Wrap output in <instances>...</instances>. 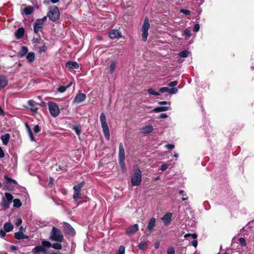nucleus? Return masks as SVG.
Listing matches in <instances>:
<instances>
[{"label": "nucleus", "instance_id": "51", "mask_svg": "<svg viewBox=\"0 0 254 254\" xmlns=\"http://www.w3.org/2000/svg\"><path fill=\"white\" fill-rule=\"evenodd\" d=\"M178 83V82L177 80L172 81L170 82L168 85L170 87H175Z\"/></svg>", "mask_w": 254, "mask_h": 254}, {"label": "nucleus", "instance_id": "13", "mask_svg": "<svg viewBox=\"0 0 254 254\" xmlns=\"http://www.w3.org/2000/svg\"><path fill=\"white\" fill-rule=\"evenodd\" d=\"M43 25L40 22H38L37 19L33 24V30L35 34H39V31H41L43 28Z\"/></svg>", "mask_w": 254, "mask_h": 254}, {"label": "nucleus", "instance_id": "32", "mask_svg": "<svg viewBox=\"0 0 254 254\" xmlns=\"http://www.w3.org/2000/svg\"><path fill=\"white\" fill-rule=\"evenodd\" d=\"M42 246L44 248V249L49 248L52 247V243H50L48 241L44 240L41 242Z\"/></svg>", "mask_w": 254, "mask_h": 254}, {"label": "nucleus", "instance_id": "60", "mask_svg": "<svg viewBox=\"0 0 254 254\" xmlns=\"http://www.w3.org/2000/svg\"><path fill=\"white\" fill-rule=\"evenodd\" d=\"M28 135L29 136V137L30 138V140L32 141H35V138H34V137L33 135V133L32 132H30L29 133H28Z\"/></svg>", "mask_w": 254, "mask_h": 254}, {"label": "nucleus", "instance_id": "36", "mask_svg": "<svg viewBox=\"0 0 254 254\" xmlns=\"http://www.w3.org/2000/svg\"><path fill=\"white\" fill-rule=\"evenodd\" d=\"M189 51L188 50H184L179 53V56L182 58H187L189 56Z\"/></svg>", "mask_w": 254, "mask_h": 254}, {"label": "nucleus", "instance_id": "61", "mask_svg": "<svg viewBox=\"0 0 254 254\" xmlns=\"http://www.w3.org/2000/svg\"><path fill=\"white\" fill-rule=\"evenodd\" d=\"M184 34L187 36H190L191 35L190 31L188 29L184 30Z\"/></svg>", "mask_w": 254, "mask_h": 254}, {"label": "nucleus", "instance_id": "44", "mask_svg": "<svg viewBox=\"0 0 254 254\" xmlns=\"http://www.w3.org/2000/svg\"><path fill=\"white\" fill-rule=\"evenodd\" d=\"M67 89V87L65 86H60L58 89V91L60 93H63L65 92Z\"/></svg>", "mask_w": 254, "mask_h": 254}, {"label": "nucleus", "instance_id": "47", "mask_svg": "<svg viewBox=\"0 0 254 254\" xmlns=\"http://www.w3.org/2000/svg\"><path fill=\"white\" fill-rule=\"evenodd\" d=\"M180 12L185 14L186 15H189L190 14V10L185 9H180Z\"/></svg>", "mask_w": 254, "mask_h": 254}, {"label": "nucleus", "instance_id": "45", "mask_svg": "<svg viewBox=\"0 0 254 254\" xmlns=\"http://www.w3.org/2000/svg\"><path fill=\"white\" fill-rule=\"evenodd\" d=\"M33 130L35 133H38L39 132H40L41 127H40V126L38 125H36L34 127Z\"/></svg>", "mask_w": 254, "mask_h": 254}, {"label": "nucleus", "instance_id": "24", "mask_svg": "<svg viewBox=\"0 0 254 254\" xmlns=\"http://www.w3.org/2000/svg\"><path fill=\"white\" fill-rule=\"evenodd\" d=\"M153 127L152 126H146L141 128V132L144 134H148L152 132Z\"/></svg>", "mask_w": 254, "mask_h": 254}, {"label": "nucleus", "instance_id": "8", "mask_svg": "<svg viewBox=\"0 0 254 254\" xmlns=\"http://www.w3.org/2000/svg\"><path fill=\"white\" fill-rule=\"evenodd\" d=\"M48 104L51 115L54 117L59 116L60 114V109L57 104L53 102H49Z\"/></svg>", "mask_w": 254, "mask_h": 254}, {"label": "nucleus", "instance_id": "33", "mask_svg": "<svg viewBox=\"0 0 254 254\" xmlns=\"http://www.w3.org/2000/svg\"><path fill=\"white\" fill-rule=\"evenodd\" d=\"M116 68V63L115 62H112L109 66L108 72L110 74H112L115 70Z\"/></svg>", "mask_w": 254, "mask_h": 254}, {"label": "nucleus", "instance_id": "30", "mask_svg": "<svg viewBox=\"0 0 254 254\" xmlns=\"http://www.w3.org/2000/svg\"><path fill=\"white\" fill-rule=\"evenodd\" d=\"M35 54L34 52H29L26 56V59L29 63L33 62L35 60Z\"/></svg>", "mask_w": 254, "mask_h": 254}, {"label": "nucleus", "instance_id": "10", "mask_svg": "<svg viewBox=\"0 0 254 254\" xmlns=\"http://www.w3.org/2000/svg\"><path fill=\"white\" fill-rule=\"evenodd\" d=\"M139 230L138 225L135 224L126 229V234L128 236L134 235Z\"/></svg>", "mask_w": 254, "mask_h": 254}, {"label": "nucleus", "instance_id": "64", "mask_svg": "<svg viewBox=\"0 0 254 254\" xmlns=\"http://www.w3.org/2000/svg\"><path fill=\"white\" fill-rule=\"evenodd\" d=\"M4 157V153L1 147H0V158H2Z\"/></svg>", "mask_w": 254, "mask_h": 254}, {"label": "nucleus", "instance_id": "59", "mask_svg": "<svg viewBox=\"0 0 254 254\" xmlns=\"http://www.w3.org/2000/svg\"><path fill=\"white\" fill-rule=\"evenodd\" d=\"M22 222V221L21 218H17L16 222H15V225L16 226H19L21 224Z\"/></svg>", "mask_w": 254, "mask_h": 254}, {"label": "nucleus", "instance_id": "58", "mask_svg": "<svg viewBox=\"0 0 254 254\" xmlns=\"http://www.w3.org/2000/svg\"><path fill=\"white\" fill-rule=\"evenodd\" d=\"M165 147L168 149L171 150L175 148V145L172 144H168L165 145Z\"/></svg>", "mask_w": 254, "mask_h": 254}, {"label": "nucleus", "instance_id": "28", "mask_svg": "<svg viewBox=\"0 0 254 254\" xmlns=\"http://www.w3.org/2000/svg\"><path fill=\"white\" fill-rule=\"evenodd\" d=\"M28 49L26 46H22L21 50L18 52V55L21 57L22 58L24 57L26 54L28 53Z\"/></svg>", "mask_w": 254, "mask_h": 254}, {"label": "nucleus", "instance_id": "55", "mask_svg": "<svg viewBox=\"0 0 254 254\" xmlns=\"http://www.w3.org/2000/svg\"><path fill=\"white\" fill-rule=\"evenodd\" d=\"M168 87H163L160 88L159 89V91L161 93H164V92H168Z\"/></svg>", "mask_w": 254, "mask_h": 254}, {"label": "nucleus", "instance_id": "20", "mask_svg": "<svg viewBox=\"0 0 254 254\" xmlns=\"http://www.w3.org/2000/svg\"><path fill=\"white\" fill-rule=\"evenodd\" d=\"M119 149V159L125 158V149L122 143H120Z\"/></svg>", "mask_w": 254, "mask_h": 254}, {"label": "nucleus", "instance_id": "57", "mask_svg": "<svg viewBox=\"0 0 254 254\" xmlns=\"http://www.w3.org/2000/svg\"><path fill=\"white\" fill-rule=\"evenodd\" d=\"M200 28V26H199V24H195L193 27V32H197L199 29Z\"/></svg>", "mask_w": 254, "mask_h": 254}, {"label": "nucleus", "instance_id": "6", "mask_svg": "<svg viewBox=\"0 0 254 254\" xmlns=\"http://www.w3.org/2000/svg\"><path fill=\"white\" fill-rule=\"evenodd\" d=\"M85 184V182L82 181L77 185H75L73 187V198L74 202H77V200L80 198V195H81V190Z\"/></svg>", "mask_w": 254, "mask_h": 254}, {"label": "nucleus", "instance_id": "5", "mask_svg": "<svg viewBox=\"0 0 254 254\" xmlns=\"http://www.w3.org/2000/svg\"><path fill=\"white\" fill-rule=\"evenodd\" d=\"M60 15V11L57 6L53 5L49 7V11L47 14V16L50 20L52 21H56L59 19Z\"/></svg>", "mask_w": 254, "mask_h": 254}, {"label": "nucleus", "instance_id": "7", "mask_svg": "<svg viewBox=\"0 0 254 254\" xmlns=\"http://www.w3.org/2000/svg\"><path fill=\"white\" fill-rule=\"evenodd\" d=\"M150 27V24L149 19L147 17H146L144 19L143 24L142 26V38L143 41L147 40V36L148 35V31Z\"/></svg>", "mask_w": 254, "mask_h": 254}, {"label": "nucleus", "instance_id": "40", "mask_svg": "<svg viewBox=\"0 0 254 254\" xmlns=\"http://www.w3.org/2000/svg\"><path fill=\"white\" fill-rule=\"evenodd\" d=\"M148 93L150 95L159 96L160 95V93L159 92H156L153 88H149L148 89Z\"/></svg>", "mask_w": 254, "mask_h": 254}, {"label": "nucleus", "instance_id": "37", "mask_svg": "<svg viewBox=\"0 0 254 254\" xmlns=\"http://www.w3.org/2000/svg\"><path fill=\"white\" fill-rule=\"evenodd\" d=\"M4 186L5 189L8 191H13L14 190V186L11 185V184L5 183Z\"/></svg>", "mask_w": 254, "mask_h": 254}, {"label": "nucleus", "instance_id": "39", "mask_svg": "<svg viewBox=\"0 0 254 254\" xmlns=\"http://www.w3.org/2000/svg\"><path fill=\"white\" fill-rule=\"evenodd\" d=\"M72 129L74 130V131L75 132L76 134L77 135H80L81 132V130L79 127H78L77 126H73L72 127Z\"/></svg>", "mask_w": 254, "mask_h": 254}, {"label": "nucleus", "instance_id": "53", "mask_svg": "<svg viewBox=\"0 0 254 254\" xmlns=\"http://www.w3.org/2000/svg\"><path fill=\"white\" fill-rule=\"evenodd\" d=\"M168 165L167 164L164 163V164H162V165L161 166L160 170L162 171H164L168 168Z\"/></svg>", "mask_w": 254, "mask_h": 254}, {"label": "nucleus", "instance_id": "63", "mask_svg": "<svg viewBox=\"0 0 254 254\" xmlns=\"http://www.w3.org/2000/svg\"><path fill=\"white\" fill-rule=\"evenodd\" d=\"M25 125L27 131L28 132V133L30 132H31L32 130H31L30 127H29V126L28 125V123H25Z\"/></svg>", "mask_w": 254, "mask_h": 254}, {"label": "nucleus", "instance_id": "41", "mask_svg": "<svg viewBox=\"0 0 254 254\" xmlns=\"http://www.w3.org/2000/svg\"><path fill=\"white\" fill-rule=\"evenodd\" d=\"M178 90L176 87H173L171 88H169L168 87V92L170 94H176L178 92Z\"/></svg>", "mask_w": 254, "mask_h": 254}, {"label": "nucleus", "instance_id": "50", "mask_svg": "<svg viewBox=\"0 0 254 254\" xmlns=\"http://www.w3.org/2000/svg\"><path fill=\"white\" fill-rule=\"evenodd\" d=\"M167 254H175V249L173 247H171L167 250Z\"/></svg>", "mask_w": 254, "mask_h": 254}, {"label": "nucleus", "instance_id": "12", "mask_svg": "<svg viewBox=\"0 0 254 254\" xmlns=\"http://www.w3.org/2000/svg\"><path fill=\"white\" fill-rule=\"evenodd\" d=\"M109 36L111 39H119L121 37V33L118 30L113 29L109 33Z\"/></svg>", "mask_w": 254, "mask_h": 254}, {"label": "nucleus", "instance_id": "25", "mask_svg": "<svg viewBox=\"0 0 254 254\" xmlns=\"http://www.w3.org/2000/svg\"><path fill=\"white\" fill-rule=\"evenodd\" d=\"M170 107L169 106H161V107H158L155 108L153 110V112L155 113H158L161 112H164L167 111L170 109Z\"/></svg>", "mask_w": 254, "mask_h": 254}, {"label": "nucleus", "instance_id": "17", "mask_svg": "<svg viewBox=\"0 0 254 254\" xmlns=\"http://www.w3.org/2000/svg\"><path fill=\"white\" fill-rule=\"evenodd\" d=\"M156 219L154 217H152L150 220L147 229L149 232H152L154 230V228L155 226Z\"/></svg>", "mask_w": 254, "mask_h": 254}, {"label": "nucleus", "instance_id": "19", "mask_svg": "<svg viewBox=\"0 0 254 254\" xmlns=\"http://www.w3.org/2000/svg\"><path fill=\"white\" fill-rule=\"evenodd\" d=\"M8 84V80L4 75H0V89L3 88Z\"/></svg>", "mask_w": 254, "mask_h": 254}, {"label": "nucleus", "instance_id": "23", "mask_svg": "<svg viewBox=\"0 0 254 254\" xmlns=\"http://www.w3.org/2000/svg\"><path fill=\"white\" fill-rule=\"evenodd\" d=\"M28 103L30 106V110L34 113H37L38 108L36 106L35 102L33 100H29Z\"/></svg>", "mask_w": 254, "mask_h": 254}, {"label": "nucleus", "instance_id": "52", "mask_svg": "<svg viewBox=\"0 0 254 254\" xmlns=\"http://www.w3.org/2000/svg\"><path fill=\"white\" fill-rule=\"evenodd\" d=\"M47 16H45L43 17L42 19H37V21H38V22H40L42 25H43L44 22L47 20Z\"/></svg>", "mask_w": 254, "mask_h": 254}, {"label": "nucleus", "instance_id": "49", "mask_svg": "<svg viewBox=\"0 0 254 254\" xmlns=\"http://www.w3.org/2000/svg\"><path fill=\"white\" fill-rule=\"evenodd\" d=\"M4 178L6 180L7 184H11V181L13 180L12 178L9 177L7 175L4 176Z\"/></svg>", "mask_w": 254, "mask_h": 254}, {"label": "nucleus", "instance_id": "26", "mask_svg": "<svg viewBox=\"0 0 254 254\" xmlns=\"http://www.w3.org/2000/svg\"><path fill=\"white\" fill-rule=\"evenodd\" d=\"M13 228V225L10 222H6L4 224L3 230L6 232H9L11 231Z\"/></svg>", "mask_w": 254, "mask_h": 254}, {"label": "nucleus", "instance_id": "62", "mask_svg": "<svg viewBox=\"0 0 254 254\" xmlns=\"http://www.w3.org/2000/svg\"><path fill=\"white\" fill-rule=\"evenodd\" d=\"M168 117V115H167V114L166 113H162V114H161L159 116V119H163V118H166Z\"/></svg>", "mask_w": 254, "mask_h": 254}, {"label": "nucleus", "instance_id": "46", "mask_svg": "<svg viewBox=\"0 0 254 254\" xmlns=\"http://www.w3.org/2000/svg\"><path fill=\"white\" fill-rule=\"evenodd\" d=\"M179 193L181 194H182L183 195V197H182V200L183 201H185V200H187L188 199V197H187V196H185L186 195V194H184V193L185 192L184 190H181L179 191Z\"/></svg>", "mask_w": 254, "mask_h": 254}, {"label": "nucleus", "instance_id": "22", "mask_svg": "<svg viewBox=\"0 0 254 254\" xmlns=\"http://www.w3.org/2000/svg\"><path fill=\"white\" fill-rule=\"evenodd\" d=\"M34 9L33 6L28 5L23 9V13L27 15H30L33 12Z\"/></svg>", "mask_w": 254, "mask_h": 254}, {"label": "nucleus", "instance_id": "21", "mask_svg": "<svg viewBox=\"0 0 254 254\" xmlns=\"http://www.w3.org/2000/svg\"><path fill=\"white\" fill-rule=\"evenodd\" d=\"M44 251H45V249L43 247L41 246H38L34 247L32 250V252L34 254H40V253H43Z\"/></svg>", "mask_w": 254, "mask_h": 254}, {"label": "nucleus", "instance_id": "3", "mask_svg": "<svg viewBox=\"0 0 254 254\" xmlns=\"http://www.w3.org/2000/svg\"><path fill=\"white\" fill-rule=\"evenodd\" d=\"M100 119L104 136L107 140H109L110 136V130L106 122V117L104 113L100 114Z\"/></svg>", "mask_w": 254, "mask_h": 254}, {"label": "nucleus", "instance_id": "54", "mask_svg": "<svg viewBox=\"0 0 254 254\" xmlns=\"http://www.w3.org/2000/svg\"><path fill=\"white\" fill-rule=\"evenodd\" d=\"M47 50V47L46 45H44L43 46L39 48V51L41 52H45Z\"/></svg>", "mask_w": 254, "mask_h": 254}, {"label": "nucleus", "instance_id": "56", "mask_svg": "<svg viewBox=\"0 0 254 254\" xmlns=\"http://www.w3.org/2000/svg\"><path fill=\"white\" fill-rule=\"evenodd\" d=\"M191 237L193 239H195L196 238H197V235L195 234H186L185 235V238H187L188 237Z\"/></svg>", "mask_w": 254, "mask_h": 254}, {"label": "nucleus", "instance_id": "29", "mask_svg": "<svg viewBox=\"0 0 254 254\" xmlns=\"http://www.w3.org/2000/svg\"><path fill=\"white\" fill-rule=\"evenodd\" d=\"M125 160V158L119 159V165L123 173L126 172V167Z\"/></svg>", "mask_w": 254, "mask_h": 254}, {"label": "nucleus", "instance_id": "15", "mask_svg": "<svg viewBox=\"0 0 254 254\" xmlns=\"http://www.w3.org/2000/svg\"><path fill=\"white\" fill-rule=\"evenodd\" d=\"M25 30L24 28H19L15 32V36L17 39H20L22 38L24 35Z\"/></svg>", "mask_w": 254, "mask_h": 254}, {"label": "nucleus", "instance_id": "35", "mask_svg": "<svg viewBox=\"0 0 254 254\" xmlns=\"http://www.w3.org/2000/svg\"><path fill=\"white\" fill-rule=\"evenodd\" d=\"M52 248L55 250H60L62 249V246L61 243L57 242L52 244Z\"/></svg>", "mask_w": 254, "mask_h": 254}, {"label": "nucleus", "instance_id": "31", "mask_svg": "<svg viewBox=\"0 0 254 254\" xmlns=\"http://www.w3.org/2000/svg\"><path fill=\"white\" fill-rule=\"evenodd\" d=\"M13 207L15 208H19L22 205V203L20 200L18 198H15L13 200Z\"/></svg>", "mask_w": 254, "mask_h": 254}, {"label": "nucleus", "instance_id": "11", "mask_svg": "<svg viewBox=\"0 0 254 254\" xmlns=\"http://www.w3.org/2000/svg\"><path fill=\"white\" fill-rule=\"evenodd\" d=\"M86 95L84 93H78L74 97L73 103H79L85 100L86 99Z\"/></svg>", "mask_w": 254, "mask_h": 254}, {"label": "nucleus", "instance_id": "38", "mask_svg": "<svg viewBox=\"0 0 254 254\" xmlns=\"http://www.w3.org/2000/svg\"><path fill=\"white\" fill-rule=\"evenodd\" d=\"M32 42L33 43L45 44L44 41L42 40L40 37L38 38H33L32 39Z\"/></svg>", "mask_w": 254, "mask_h": 254}, {"label": "nucleus", "instance_id": "43", "mask_svg": "<svg viewBox=\"0 0 254 254\" xmlns=\"http://www.w3.org/2000/svg\"><path fill=\"white\" fill-rule=\"evenodd\" d=\"M239 242L242 247H244L246 246V242L245 239L244 238H240L239 239Z\"/></svg>", "mask_w": 254, "mask_h": 254}, {"label": "nucleus", "instance_id": "4", "mask_svg": "<svg viewBox=\"0 0 254 254\" xmlns=\"http://www.w3.org/2000/svg\"><path fill=\"white\" fill-rule=\"evenodd\" d=\"M141 182V172L138 168L133 169V174L131 177V184L133 186H138Z\"/></svg>", "mask_w": 254, "mask_h": 254}, {"label": "nucleus", "instance_id": "2", "mask_svg": "<svg viewBox=\"0 0 254 254\" xmlns=\"http://www.w3.org/2000/svg\"><path fill=\"white\" fill-rule=\"evenodd\" d=\"M4 196L5 197L2 198L0 203V207L2 210H6L9 208L13 199V196L10 193L5 192Z\"/></svg>", "mask_w": 254, "mask_h": 254}, {"label": "nucleus", "instance_id": "14", "mask_svg": "<svg viewBox=\"0 0 254 254\" xmlns=\"http://www.w3.org/2000/svg\"><path fill=\"white\" fill-rule=\"evenodd\" d=\"M171 217L172 213L170 212H167L162 218V219L165 225H168L170 223L171 221Z\"/></svg>", "mask_w": 254, "mask_h": 254}, {"label": "nucleus", "instance_id": "16", "mask_svg": "<svg viewBox=\"0 0 254 254\" xmlns=\"http://www.w3.org/2000/svg\"><path fill=\"white\" fill-rule=\"evenodd\" d=\"M65 66L69 69H77L79 67V64L76 62L68 61L65 64Z\"/></svg>", "mask_w": 254, "mask_h": 254}, {"label": "nucleus", "instance_id": "27", "mask_svg": "<svg viewBox=\"0 0 254 254\" xmlns=\"http://www.w3.org/2000/svg\"><path fill=\"white\" fill-rule=\"evenodd\" d=\"M10 134L9 133H6L4 135H1V140L2 141V143L4 145H7L9 139H10Z\"/></svg>", "mask_w": 254, "mask_h": 254}, {"label": "nucleus", "instance_id": "42", "mask_svg": "<svg viewBox=\"0 0 254 254\" xmlns=\"http://www.w3.org/2000/svg\"><path fill=\"white\" fill-rule=\"evenodd\" d=\"M125 252V248L124 246H121L119 247L118 252L115 254H124Z\"/></svg>", "mask_w": 254, "mask_h": 254}, {"label": "nucleus", "instance_id": "18", "mask_svg": "<svg viewBox=\"0 0 254 254\" xmlns=\"http://www.w3.org/2000/svg\"><path fill=\"white\" fill-rule=\"evenodd\" d=\"M14 235V238L17 240L28 239L29 238L28 236L24 234L21 231L15 232Z\"/></svg>", "mask_w": 254, "mask_h": 254}, {"label": "nucleus", "instance_id": "34", "mask_svg": "<svg viewBox=\"0 0 254 254\" xmlns=\"http://www.w3.org/2000/svg\"><path fill=\"white\" fill-rule=\"evenodd\" d=\"M138 249L140 250H145L147 248V242H141L137 246Z\"/></svg>", "mask_w": 254, "mask_h": 254}, {"label": "nucleus", "instance_id": "1", "mask_svg": "<svg viewBox=\"0 0 254 254\" xmlns=\"http://www.w3.org/2000/svg\"><path fill=\"white\" fill-rule=\"evenodd\" d=\"M49 239L52 241L62 243L64 240V236L61 230L54 226L50 233Z\"/></svg>", "mask_w": 254, "mask_h": 254}, {"label": "nucleus", "instance_id": "48", "mask_svg": "<svg viewBox=\"0 0 254 254\" xmlns=\"http://www.w3.org/2000/svg\"><path fill=\"white\" fill-rule=\"evenodd\" d=\"M6 231L2 229H0V237L4 239L6 235Z\"/></svg>", "mask_w": 254, "mask_h": 254}, {"label": "nucleus", "instance_id": "9", "mask_svg": "<svg viewBox=\"0 0 254 254\" xmlns=\"http://www.w3.org/2000/svg\"><path fill=\"white\" fill-rule=\"evenodd\" d=\"M64 230L65 232L69 236H74L75 235V231L73 227L68 223H64Z\"/></svg>", "mask_w": 254, "mask_h": 254}]
</instances>
